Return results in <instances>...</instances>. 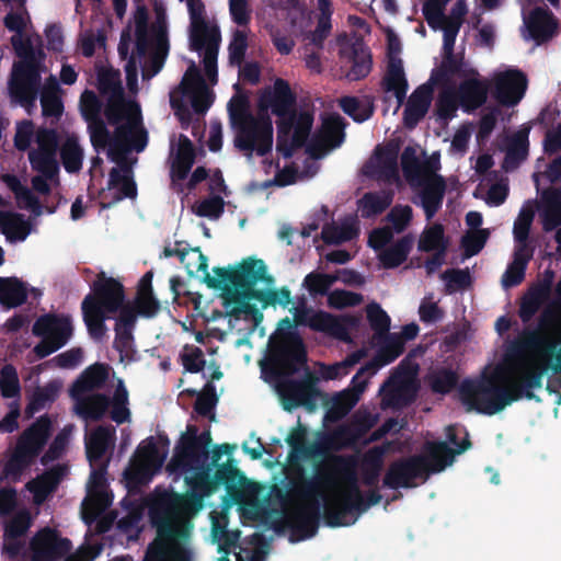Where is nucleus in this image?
<instances>
[{
	"mask_svg": "<svg viewBox=\"0 0 561 561\" xmlns=\"http://www.w3.org/2000/svg\"><path fill=\"white\" fill-rule=\"evenodd\" d=\"M214 478L216 486L225 485L228 493H232L238 485H243L247 481V477L233 465L232 459L218 466Z\"/></svg>",
	"mask_w": 561,
	"mask_h": 561,
	"instance_id": "obj_51",
	"label": "nucleus"
},
{
	"mask_svg": "<svg viewBox=\"0 0 561 561\" xmlns=\"http://www.w3.org/2000/svg\"><path fill=\"white\" fill-rule=\"evenodd\" d=\"M344 127L343 118L340 115H334L323 121L317 134L331 149H334L340 147L344 140Z\"/></svg>",
	"mask_w": 561,
	"mask_h": 561,
	"instance_id": "obj_54",
	"label": "nucleus"
},
{
	"mask_svg": "<svg viewBox=\"0 0 561 561\" xmlns=\"http://www.w3.org/2000/svg\"><path fill=\"white\" fill-rule=\"evenodd\" d=\"M11 44L20 61L13 65L8 90L12 102L22 106L28 115L36 108V101L41 89L42 62L44 50L35 48L30 37L13 35Z\"/></svg>",
	"mask_w": 561,
	"mask_h": 561,
	"instance_id": "obj_4",
	"label": "nucleus"
},
{
	"mask_svg": "<svg viewBox=\"0 0 561 561\" xmlns=\"http://www.w3.org/2000/svg\"><path fill=\"white\" fill-rule=\"evenodd\" d=\"M73 327L69 316L46 313L38 317L32 328V332L38 337H48L56 343L66 345L72 335Z\"/></svg>",
	"mask_w": 561,
	"mask_h": 561,
	"instance_id": "obj_21",
	"label": "nucleus"
},
{
	"mask_svg": "<svg viewBox=\"0 0 561 561\" xmlns=\"http://www.w3.org/2000/svg\"><path fill=\"white\" fill-rule=\"evenodd\" d=\"M542 198L546 208L542 213V226L545 231H552L561 226V186L547 190Z\"/></svg>",
	"mask_w": 561,
	"mask_h": 561,
	"instance_id": "obj_47",
	"label": "nucleus"
},
{
	"mask_svg": "<svg viewBox=\"0 0 561 561\" xmlns=\"http://www.w3.org/2000/svg\"><path fill=\"white\" fill-rule=\"evenodd\" d=\"M121 301L118 287L106 288L98 278L93 282L91 293L81 302L83 321L92 339L101 340L105 335V320L117 313Z\"/></svg>",
	"mask_w": 561,
	"mask_h": 561,
	"instance_id": "obj_8",
	"label": "nucleus"
},
{
	"mask_svg": "<svg viewBox=\"0 0 561 561\" xmlns=\"http://www.w3.org/2000/svg\"><path fill=\"white\" fill-rule=\"evenodd\" d=\"M528 156V131H518L511 139L502 163V168L508 172L519 167Z\"/></svg>",
	"mask_w": 561,
	"mask_h": 561,
	"instance_id": "obj_45",
	"label": "nucleus"
},
{
	"mask_svg": "<svg viewBox=\"0 0 561 561\" xmlns=\"http://www.w3.org/2000/svg\"><path fill=\"white\" fill-rule=\"evenodd\" d=\"M413 237L405 234L390 247L386 248L379 255L385 268H396L405 262L413 247Z\"/></svg>",
	"mask_w": 561,
	"mask_h": 561,
	"instance_id": "obj_43",
	"label": "nucleus"
},
{
	"mask_svg": "<svg viewBox=\"0 0 561 561\" xmlns=\"http://www.w3.org/2000/svg\"><path fill=\"white\" fill-rule=\"evenodd\" d=\"M72 548L68 538L59 537L55 529L45 527L38 530L30 541L32 561H57Z\"/></svg>",
	"mask_w": 561,
	"mask_h": 561,
	"instance_id": "obj_16",
	"label": "nucleus"
},
{
	"mask_svg": "<svg viewBox=\"0 0 561 561\" xmlns=\"http://www.w3.org/2000/svg\"><path fill=\"white\" fill-rule=\"evenodd\" d=\"M114 430L105 426H98L89 436L85 443L87 457L91 463L101 460L106 454L112 439Z\"/></svg>",
	"mask_w": 561,
	"mask_h": 561,
	"instance_id": "obj_44",
	"label": "nucleus"
},
{
	"mask_svg": "<svg viewBox=\"0 0 561 561\" xmlns=\"http://www.w3.org/2000/svg\"><path fill=\"white\" fill-rule=\"evenodd\" d=\"M119 187L111 202H101L102 208H110L124 198H135L137 186L135 181L127 174H123L117 168H112L108 174L107 190Z\"/></svg>",
	"mask_w": 561,
	"mask_h": 561,
	"instance_id": "obj_39",
	"label": "nucleus"
},
{
	"mask_svg": "<svg viewBox=\"0 0 561 561\" xmlns=\"http://www.w3.org/2000/svg\"><path fill=\"white\" fill-rule=\"evenodd\" d=\"M149 13L146 5H138L134 12L135 36H136V54L138 57H145L150 42L152 41V33H149L148 26Z\"/></svg>",
	"mask_w": 561,
	"mask_h": 561,
	"instance_id": "obj_48",
	"label": "nucleus"
},
{
	"mask_svg": "<svg viewBox=\"0 0 561 561\" xmlns=\"http://www.w3.org/2000/svg\"><path fill=\"white\" fill-rule=\"evenodd\" d=\"M379 348L373 359L362 366L352 378V385L357 392H363L368 380L362 379L363 375L374 376L381 367L394 362L404 352V339L398 333L387 332L381 337H376Z\"/></svg>",
	"mask_w": 561,
	"mask_h": 561,
	"instance_id": "obj_12",
	"label": "nucleus"
},
{
	"mask_svg": "<svg viewBox=\"0 0 561 561\" xmlns=\"http://www.w3.org/2000/svg\"><path fill=\"white\" fill-rule=\"evenodd\" d=\"M479 76L463 78L455 89L461 108L465 112H473L480 108L488 100L489 82Z\"/></svg>",
	"mask_w": 561,
	"mask_h": 561,
	"instance_id": "obj_22",
	"label": "nucleus"
},
{
	"mask_svg": "<svg viewBox=\"0 0 561 561\" xmlns=\"http://www.w3.org/2000/svg\"><path fill=\"white\" fill-rule=\"evenodd\" d=\"M33 524L31 513L27 510H21L15 513L5 524L3 537L23 538Z\"/></svg>",
	"mask_w": 561,
	"mask_h": 561,
	"instance_id": "obj_61",
	"label": "nucleus"
},
{
	"mask_svg": "<svg viewBox=\"0 0 561 561\" xmlns=\"http://www.w3.org/2000/svg\"><path fill=\"white\" fill-rule=\"evenodd\" d=\"M458 380L457 373L449 368H438L427 377L432 391L439 394L449 393L457 386Z\"/></svg>",
	"mask_w": 561,
	"mask_h": 561,
	"instance_id": "obj_58",
	"label": "nucleus"
},
{
	"mask_svg": "<svg viewBox=\"0 0 561 561\" xmlns=\"http://www.w3.org/2000/svg\"><path fill=\"white\" fill-rule=\"evenodd\" d=\"M190 20V47L192 50L201 53L205 42L209 38H221L217 26H209L205 18V5L202 0H186Z\"/></svg>",
	"mask_w": 561,
	"mask_h": 561,
	"instance_id": "obj_19",
	"label": "nucleus"
},
{
	"mask_svg": "<svg viewBox=\"0 0 561 561\" xmlns=\"http://www.w3.org/2000/svg\"><path fill=\"white\" fill-rule=\"evenodd\" d=\"M38 95L43 116L59 119L64 113V103L59 83L54 76H50L44 85L41 84Z\"/></svg>",
	"mask_w": 561,
	"mask_h": 561,
	"instance_id": "obj_35",
	"label": "nucleus"
},
{
	"mask_svg": "<svg viewBox=\"0 0 561 561\" xmlns=\"http://www.w3.org/2000/svg\"><path fill=\"white\" fill-rule=\"evenodd\" d=\"M317 381L318 378L309 369H307L302 379L284 378L279 382V393L284 410L291 411L298 407L313 409L316 398L319 394V390L316 387Z\"/></svg>",
	"mask_w": 561,
	"mask_h": 561,
	"instance_id": "obj_14",
	"label": "nucleus"
},
{
	"mask_svg": "<svg viewBox=\"0 0 561 561\" xmlns=\"http://www.w3.org/2000/svg\"><path fill=\"white\" fill-rule=\"evenodd\" d=\"M557 343L542 337L538 330H525L512 345L508 356L519 357L526 351H539L545 357H552Z\"/></svg>",
	"mask_w": 561,
	"mask_h": 561,
	"instance_id": "obj_28",
	"label": "nucleus"
},
{
	"mask_svg": "<svg viewBox=\"0 0 561 561\" xmlns=\"http://www.w3.org/2000/svg\"><path fill=\"white\" fill-rule=\"evenodd\" d=\"M88 133L93 149L99 153L112 146V133L103 118L88 123Z\"/></svg>",
	"mask_w": 561,
	"mask_h": 561,
	"instance_id": "obj_63",
	"label": "nucleus"
},
{
	"mask_svg": "<svg viewBox=\"0 0 561 561\" xmlns=\"http://www.w3.org/2000/svg\"><path fill=\"white\" fill-rule=\"evenodd\" d=\"M296 94L282 78L275 80L272 90L265 89L260 94L257 116L248 111L249 103L245 98L239 99V113L230 110L237 128L234 147L249 154L253 151L260 157L267 154L273 147V124L267 111L271 108L277 117L287 116L296 111Z\"/></svg>",
	"mask_w": 561,
	"mask_h": 561,
	"instance_id": "obj_2",
	"label": "nucleus"
},
{
	"mask_svg": "<svg viewBox=\"0 0 561 561\" xmlns=\"http://www.w3.org/2000/svg\"><path fill=\"white\" fill-rule=\"evenodd\" d=\"M449 240L445 237L444 226L442 224H434L424 229L422 232L417 248L422 252H433L448 250Z\"/></svg>",
	"mask_w": 561,
	"mask_h": 561,
	"instance_id": "obj_53",
	"label": "nucleus"
},
{
	"mask_svg": "<svg viewBox=\"0 0 561 561\" xmlns=\"http://www.w3.org/2000/svg\"><path fill=\"white\" fill-rule=\"evenodd\" d=\"M134 459L141 463H147V466L154 470H158L164 461V457L160 455L153 437H149L137 447Z\"/></svg>",
	"mask_w": 561,
	"mask_h": 561,
	"instance_id": "obj_64",
	"label": "nucleus"
},
{
	"mask_svg": "<svg viewBox=\"0 0 561 561\" xmlns=\"http://www.w3.org/2000/svg\"><path fill=\"white\" fill-rule=\"evenodd\" d=\"M67 473L68 467L61 463H57L45 470L34 481L33 492L35 497L44 499L50 493L55 492Z\"/></svg>",
	"mask_w": 561,
	"mask_h": 561,
	"instance_id": "obj_41",
	"label": "nucleus"
},
{
	"mask_svg": "<svg viewBox=\"0 0 561 561\" xmlns=\"http://www.w3.org/2000/svg\"><path fill=\"white\" fill-rule=\"evenodd\" d=\"M318 473H328L331 477L329 482L319 481V483L330 484L333 481V474L340 476L344 482V489L332 501L324 505L323 517L329 527L351 526L357 520L354 515L362 502L363 492L359 489L357 474L350 459L336 456L332 459L330 470L319 471Z\"/></svg>",
	"mask_w": 561,
	"mask_h": 561,
	"instance_id": "obj_6",
	"label": "nucleus"
},
{
	"mask_svg": "<svg viewBox=\"0 0 561 561\" xmlns=\"http://www.w3.org/2000/svg\"><path fill=\"white\" fill-rule=\"evenodd\" d=\"M552 273L543 282L534 285L523 297L518 314L524 323L529 322L551 294Z\"/></svg>",
	"mask_w": 561,
	"mask_h": 561,
	"instance_id": "obj_29",
	"label": "nucleus"
},
{
	"mask_svg": "<svg viewBox=\"0 0 561 561\" xmlns=\"http://www.w3.org/2000/svg\"><path fill=\"white\" fill-rule=\"evenodd\" d=\"M425 455H413L391 462L385 473L382 484L398 490L416 486L415 479L426 480L430 473L443 471L455 460V453L446 442H426Z\"/></svg>",
	"mask_w": 561,
	"mask_h": 561,
	"instance_id": "obj_5",
	"label": "nucleus"
},
{
	"mask_svg": "<svg viewBox=\"0 0 561 561\" xmlns=\"http://www.w3.org/2000/svg\"><path fill=\"white\" fill-rule=\"evenodd\" d=\"M107 378V366L99 363L93 364L73 382L71 393L73 397H78L94 389H99L103 387Z\"/></svg>",
	"mask_w": 561,
	"mask_h": 561,
	"instance_id": "obj_36",
	"label": "nucleus"
},
{
	"mask_svg": "<svg viewBox=\"0 0 561 561\" xmlns=\"http://www.w3.org/2000/svg\"><path fill=\"white\" fill-rule=\"evenodd\" d=\"M432 99L433 89L428 84H422L412 92L403 111V123L407 128H414L424 118Z\"/></svg>",
	"mask_w": 561,
	"mask_h": 561,
	"instance_id": "obj_24",
	"label": "nucleus"
},
{
	"mask_svg": "<svg viewBox=\"0 0 561 561\" xmlns=\"http://www.w3.org/2000/svg\"><path fill=\"white\" fill-rule=\"evenodd\" d=\"M127 405L128 391L124 386L123 380L119 379L110 403V407L112 408L110 416L115 423L123 424L129 421L130 411Z\"/></svg>",
	"mask_w": 561,
	"mask_h": 561,
	"instance_id": "obj_57",
	"label": "nucleus"
},
{
	"mask_svg": "<svg viewBox=\"0 0 561 561\" xmlns=\"http://www.w3.org/2000/svg\"><path fill=\"white\" fill-rule=\"evenodd\" d=\"M188 472H192V476L186 478V483L192 491L191 495L201 504L204 497L209 496L217 490L215 478L211 476V467L205 463L192 468Z\"/></svg>",
	"mask_w": 561,
	"mask_h": 561,
	"instance_id": "obj_33",
	"label": "nucleus"
},
{
	"mask_svg": "<svg viewBox=\"0 0 561 561\" xmlns=\"http://www.w3.org/2000/svg\"><path fill=\"white\" fill-rule=\"evenodd\" d=\"M393 196L392 190L365 193L358 201L360 216L363 218H371L382 214L392 204Z\"/></svg>",
	"mask_w": 561,
	"mask_h": 561,
	"instance_id": "obj_37",
	"label": "nucleus"
},
{
	"mask_svg": "<svg viewBox=\"0 0 561 561\" xmlns=\"http://www.w3.org/2000/svg\"><path fill=\"white\" fill-rule=\"evenodd\" d=\"M467 78L469 76H479L477 69L467 67L463 55L451 51H443V61L438 69L432 73L435 83L447 84L451 77Z\"/></svg>",
	"mask_w": 561,
	"mask_h": 561,
	"instance_id": "obj_27",
	"label": "nucleus"
},
{
	"mask_svg": "<svg viewBox=\"0 0 561 561\" xmlns=\"http://www.w3.org/2000/svg\"><path fill=\"white\" fill-rule=\"evenodd\" d=\"M111 497L104 489L88 493V497L82 503V517L87 524H91L101 511L111 505Z\"/></svg>",
	"mask_w": 561,
	"mask_h": 561,
	"instance_id": "obj_56",
	"label": "nucleus"
},
{
	"mask_svg": "<svg viewBox=\"0 0 561 561\" xmlns=\"http://www.w3.org/2000/svg\"><path fill=\"white\" fill-rule=\"evenodd\" d=\"M151 33L152 41L150 42V46L153 47V53L150 56L148 69L144 71V78H150L159 73L169 53L167 28L162 25H153Z\"/></svg>",
	"mask_w": 561,
	"mask_h": 561,
	"instance_id": "obj_34",
	"label": "nucleus"
},
{
	"mask_svg": "<svg viewBox=\"0 0 561 561\" xmlns=\"http://www.w3.org/2000/svg\"><path fill=\"white\" fill-rule=\"evenodd\" d=\"M37 149L28 152V161L34 171L47 176L58 175L59 165L56 159L59 148V136L56 129L41 127L35 134Z\"/></svg>",
	"mask_w": 561,
	"mask_h": 561,
	"instance_id": "obj_13",
	"label": "nucleus"
},
{
	"mask_svg": "<svg viewBox=\"0 0 561 561\" xmlns=\"http://www.w3.org/2000/svg\"><path fill=\"white\" fill-rule=\"evenodd\" d=\"M218 403V396L216 393V387L211 381H208L202 392L197 394L194 403V411L201 415L208 417L210 421L215 420L214 410Z\"/></svg>",
	"mask_w": 561,
	"mask_h": 561,
	"instance_id": "obj_60",
	"label": "nucleus"
},
{
	"mask_svg": "<svg viewBox=\"0 0 561 561\" xmlns=\"http://www.w3.org/2000/svg\"><path fill=\"white\" fill-rule=\"evenodd\" d=\"M59 392V385L56 381H49L43 387L35 388L26 408L25 413L32 416L34 413L39 412L46 405L53 403Z\"/></svg>",
	"mask_w": 561,
	"mask_h": 561,
	"instance_id": "obj_52",
	"label": "nucleus"
},
{
	"mask_svg": "<svg viewBox=\"0 0 561 561\" xmlns=\"http://www.w3.org/2000/svg\"><path fill=\"white\" fill-rule=\"evenodd\" d=\"M510 370L508 377H504L497 369L493 375L483 376L479 380H463L459 387L461 402L468 410L494 415L523 398L539 401L533 390L542 387L548 365L536 369Z\"/></svg>",
	"mask_w": 561,
	"mask_h": 561,
	"instance_id": "obj_1",
	"label": "nucleus"
},
{
	"mask_svg": "<svg viewBox=\"0 0 561 561\" xmlns=\"http://www.w3.org/2000/svg\"><path fill=\"white\" fill-rule=\"evenodd\" d=\"M366 316L376 337H381L382 334L389 332L391 319L379 304H368L366 307Z\"/></svg>",
	"mask_w": 561,
	"mask_h": 561,
	"instance_id": "obj_62",
	"label": "nucleus"
},
{
	"mask_svg": "<svg viewBox=\"0 0 561 561\" xmlns=\"http://www.w3.org/2000/svg\"><path fill=\"white\" fill-rule=\"evenodd\" d=\"M59 152L62 165L68 173H78L82 169L84 153L77 136H68Z\"/></svg>",
	"mask_w": 561,
	"mask_h": 561,
	"instance_id": "obj_50",
	"label": "nucleus"
},
{
	"mask_svg": "<svg viewBox=\"0 0 561 561\" xmlns=\"http://www.w3.org/2000/svg\"><path fill=\"white\" fill-rule=\"evenodd\" d=\"M111 399L103 393L90 394L77 403V412L85 420L100 421L110 408Z\"/></svg>",
	"mask_w": 561,
	"mask_h": 561,
	"instance_id": "obj_49",
	"label": "nucleus"
},
{
	"mask_svg": "<svg viewBox=\"0 0 561 561\" xmlns=\"http://www.w3.org/2000/svg\"><path fill=\"white\" fill-rule=\"evenodd\" d=\"M195 162L193 142L184 134H180L175 157L172 160L170 175L171 181L185 180Z\"/></svg>",
	"mask_w": 561,
	"mask_h": 561,
	"instance_id": "obj_32",
	"label": "nucleus"
},
{
	"mask_svg": "<svg viewBox=\"0 0 561 561\" xmlns=\"http://www.w3.org/2000/svg\"><path fill=\"white\" fill-rule=\"evenodd\" d=\"M96 276L102 286L106 288H112V286H115L118 287V290L121 289L122 301L118 307L119 309H117L118 317L116 319L114 330L119 329L122 331L133 332L139 313L130 302H125L126 296L124 285L118 279L107 277L104 272H100Z\"/></svg>",
	"mask_w": 561,
	"mask_h": 561,
	"instance_id": "obj_30",
	"label": "nucleus"
},
{
	"mask_svg": "<svg viewBox=\"0 0 561 561\" xmlns=\"http://www.w3.org/2000/svg\"><path fill=\"white\" fill-rule=\"evenodd\" d=\"M317 494L311 499H301L304 502L295 503L288 510H284L280 524L289 530L290 542H299L314 537L319 529L321 517V504Z\"/></svg>",
	"mask_w": 561,
	"mask_h": 561,
	"instance_id": "obj_9",
	"label": "nucleus"
},
{
	"mask_svg": "<svg viewBox=\"0 0 561 561\" xmlns=\"http://www.w3.org/2000/svg\"><path fill=\"white\" fill-rule=\"evenodd\" d=\"M525 25L534 41L543 43L553 36L557 30V20L548 8L536 7L525 19Z\"/></svg>",
	"mask_w": 561,
	"mask_h": 561,
	"instance_id": "obj_26",
	"label": "nucleus"
},
{
	"mask_svg": "<svg viewBox=\"0 0 561 561\" xmlns=\"http://www.w3.org/2000/svg\"><path fill=\"white\" fill-rule=\"evenodd\" d=\"M295 321L297 324L307 325L313 331L327 333L340 341L351 342L348 328L346 325V323H354V319L351 317L340 319L324 310L314 311L312 309L304 308L301 310H297Z\"/></svg>",
	"mask_w": 561,
	"mask_h": 561,
	"instance_id": "obj_15",
	"label": "nucleus"
},
{
	"mask_svg": "<svg viewBox=\"0 0 561 561\" xmlns=\"http://www.w3.org/2000/svg\"><path fill=\"white\" fill-rule=\"evenodd\" d=\"M215 276L206 273L204 283L208 288L221 290L222 307L227 316L236 320L251 319L256 327L263 321V313L251 304L257 300L254 294L259 293L255 285L264 282L268 285L274 283L273 276L267 274L263 260L248 257L234 266L214 267Z\"/></svg>",
	"mask_w": 561,
	"mask_h": 561,
	"instance_id": "obj_3",
	"label": "nucleus"
},
{
	"mask_svg": "<svg viewBox=\"0 0 561 561\" xmlns=\"http://www.w3.org/2000/svg\"><path fill=\"white\" fill-rule=\"evenodd\" d=\"M380 85L385 93H392L394 95L398 106L403 104L409 90V83L401 58L389 56Z\"/></svg>",
	"mask_w": 561,
	"mask_h": 561,
	"instance_id": "obj_23",
	"label": "nucleus"
},
{
	"mask_svg": "<svg viewBox=\"0 0 561 561\" xmlns=\"http://www.w3.org/2000/svg\"><path fill=\"white\" fill-rule=\"evenodd\" d=\"M385 448L375 446L367 450L362 460V481L365 485L375 488L383 467Z\"/></svg>",
	"mask_w": 561,
	"mask_h": 561,
	"instance_id": "obj_40",
	"label": "nucleus"
},
{
	"mask_svg": "<svg viewBox=\"0 0 561 561\" xmlns=\"http://www.w3.org/2000/svg\"><path fill=\"white\" fill-rule=\"evenodd\" d=\"M421 163L414 146H407L401 153V168L405 180L411 184H421Z\"/></svg>",
	"mask_w": 561,
	"mask_h": 561,
	"instance_id": "obj_59",
	"label": "nucleus"
},
{
	"mask_svg": "<svg viewBox=\"0 0 561 561\" xmlns=\"http://www.w3.org/2000/svg\"><path fill=\"white\" fill-rule=\"evenodd\" d=\"M208 459L209 450L199 447L196 438L186 432L174 448V455L169 463V468L172 471L188 472L194 467L208 463Z\"/></svg>",
	"mask_w": 561,
	"mask_h": 561,
	"instance_id": "obj_18",
	"label": "nucleus"
},
{
	"mask_svg": "<svg viewBox=\"0 0 561 561\" xmlns=\"http://www.w3.org/2000/svg\"><path fill=\"white\" fill-rule=\"evenodd\" d=\"M183 241H176L175 244L178 247L182 245ZM163 255L165 257L178 256L180 262L184 265L188 275H194L198 272L208 273V259L201 251L199 247L196 248H176L172 249L170 247H165L163 249Z\"/></svg>",
	"mask_w": 561,
	"mask_h": 561,
	"instance_id": "obj_31",
	"label": "nucleus"
},
{
	"mask_svg": "<svg viewBox=\"0 0 561 561\" xmlns=\"http://www.w3.org/2000/svg\"><path fill=\"white\" fill-rule=\"evenodd\" d=\"M331 480L328 473H317L316 478H308L305 471L299 467L295 474L288 477V488L284 490L277 484L270 488L268 501L272 505H279L282 507V515L284 510H288L293 499H311L317 494V484L319 481L329 482Z\"/></svg>",
	"mask_w": 561,
	"mask_h": 561,
	"instance_id": "obj_11",
	"label": "nucleus"
},
{
	"mask_svg": "<svg viewBox=\"0 0 561 561\" xmlns=\"http://www.w3.org/2000/svg\"><path fill=\"white\" fill-rule=\"evenodd\" d=\"M527 77L519 69H508L494 78L493 96L503 106H515L527 89Z\"/></svg>",
	"mask_w": 561,
	"mask_h": 561,
	"instance_id": "obj_17",
	"label": "nucleus"
},
{
	"mask_svg": "<svg viewBox=\"0 0 561 561\" xmlns=\"http://www.w3.org/2000/svg\"><path fill=\"white\" fill-rule=\"evenodd\" d=\"M342 111L357 123L369 119L374 114V105L369 101H360L356 96H343L339 101Z\"/></svg>",
	"mask_w": 561,
	"mask_h": 561,
	"instance_id": "obj_55",
	"label": "nucleus"
},
{
	"mask_svg": "<svg viewBox=\"0 0 561 561\" xmlns=\"http://www.w3.org/2000/svg\"><path fill=\"white\" fill-rule=\"evenodd\" d=\"M422 190L419 194L421 206L427 220H431L443 205L446 193V181L442 175L421 181Z\"/></svg>",
	"mask_w": 561,
	"mask_h": 561,
	"instance_id": "obj_25",
	"label": "nucleus"
},
{
	"mask_svg": "<svg viewBox=\"0 0 561 561\" xmlns=\"http://www.w3.org/2000/svg\"><path fill=\"white\" fill-rule=\"evenodd\" d=\"M347 55L352 61L347 78L353 81L366 78L370 73L373 66L369 48L362 44H353Z\"/></svg>",
	"mask_w": 561,
	"mask_h": 561,
	"instance_id": "obj_42",
	"label": "nucleus"
},
{
	"mask_svg": "<svg viewBox=\"0 0 561 561\" xmlns=\"http://www.w3.org/2000/svg\"><path fill=\"white\" fill-rule=\"evenodd\" d=\"M27 299L25 284L16 277H0V305L12 309L22 306Z\"/></svg>",
	"mask_w": 561,
	"mask_h": 561,
	"instance_id": "obj_38",
	"label": "nucleus"
},
{
	"mask_svg": "<svg viewBox=\"0 0 561 561\" xmlns=\"http://www.w3.org/2000/svg\"><path fill=\"white\" fill-rule=\"evenodd\" d=\"M0 232L9 240L23 241L30 233V226L22 214L0 211Z\"/></svg>",
	"mask_w": 561,
	"mask_h": 561,
	"instance_id": "obj_46",
	"label": "nucleus"
},
{
	"mask_svg": "<svg viewBox=\"0 0 561 561\" xmlns=\"http://www.w3.org/2000/svg\"><path fill=\"white\" fill-rule=\"evenodd\" d=\"M115 131L112 134V146L107 149V157L112 161L119 159L128 152L133 141L136 151L140 152L147 145V131L141 128L135 135L136 126L129 122L127 124L115 125Z\"/></svg>",
	"mask_w": 561,
	"mask_h": 561,
	"instance_id": "obj_20",
	"label": "nucleus"
},
{
	"mask_svg": "<svg viewBox=\"0 0 561 561\" xmlns=\"http://www.w3.org/2000/svg\"><path fill=\"white\" fill-rule=\"evenodd\" d=\"M307 360L304 341L295 332L285 333L272 348L271 362L279 377H291L302 368L307 370Z\"/></svg>",
	"mask_w": 561,
	"mask_h": 561,
	"instance_id": "obj_10",
	"label": "nucleus"
},
{
	"mask_svg": "<svg viewBox=\"0 0 561 561\" xmlns=\"http://www.w3.org/2000/svg\"><path fill=\"white\" fill-rule=\"evenodd\" d=\"M53 424L47 414L39 416L19 436L15 447L4 463L5 478L16 480L41 455L51 435Z\"/></svg>",
	"mask_w": 561,
	"mask_h": 561,
	"instance_id": "obj_7",
	"label": "nucleus"
}]
</instances>
